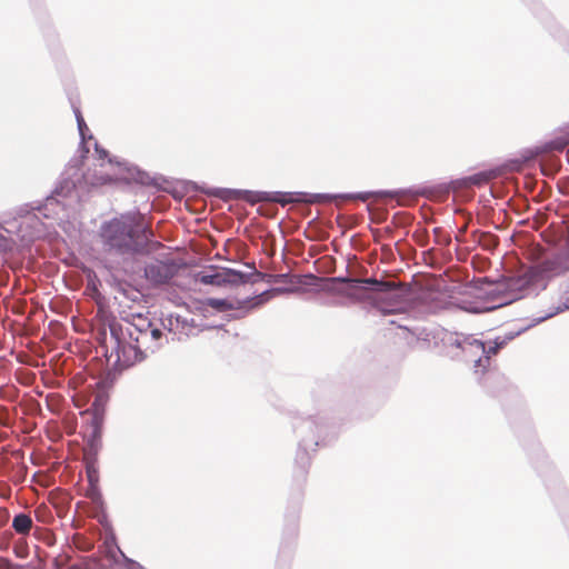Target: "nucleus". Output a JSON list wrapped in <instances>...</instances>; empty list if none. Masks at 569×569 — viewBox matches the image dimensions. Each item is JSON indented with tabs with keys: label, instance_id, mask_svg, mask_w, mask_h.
I'll use <instances>...</instances> for the list:
<instances>
[{
	"label": "nucleus",
	"instance_id": "obj_18",
	"mask_svg": "<svg viewBox=\"0 0 569 569\" xmlns=\"http://www.w3.org/2000/svg\"><path fill=\"white\" fill-rule=\"evenodd\" d=\"M77 120H78L79 130H80L81 134H83V128H86V123H84V120L81 117V114L77 116Z\"/></svg>",
	"mask_w": 569,
	"mask_h": 569
},
{
	"label": "nucleus",
	"instance_id": "obj_3",
	"mask_svg": "<svg viewBox=\"0 0 569 569\" xmlns=\"http://www.w3.org/2000/svg\"><path fill=\"white\" fill-rule=\"evenodd\" d=\"M569 272V257L556 256L545 259L528 270V278L531 281L551 279L566 276Z\"/></svg>",
	"mask_w": 569,
	"mask_h": 569
},
{
	"label": "nucleus",
	"instance_id": "obj_4",
	"mask_svg": "<svg viewBox=\"0 0 569 569\" xmlns=\"http://www.w3.org/2000/svg\"><path fill=\"white\" fill-rule=\"evenodd\" d=\"M346 284L345 292L356 297H362V291L366 289L363 284H371L372 290L377 292H388L396 288L392 281H378L376 279H337Z\"/></svg>",
	"mask_w": 569,
	"mask_h": 569
},
{
	"label": "nucleus",
	"instance_id": "obj_7",
	"mask_svg": "<svg viewBox=\"0 0 569 569\" xmlns=\"http://www.w3.org/2000/svg\"><path fill=\"white\" fill-rule=\"evenodd\" d=\"M451 347H455L461 351V356L465 361L475 362V360L485 352V342L468 337L463 339H456L451 343Z\"/></svg>",
	"mask_w": 569,
	"mask_h": 569
},
{
	"label": "nucleus",
	"instance_id": "obj_2",
	"mask_svg": "<svg viewBox=\"0 0 569 569\" xmlns=\"http://www.w3.org/2000/svg\"><path fill=\"white\" fill-rule=\"evenodd\" d=\"M146 232L143 217L140 213H129L107 223L101 234L110 248L128 252L137 250L140 233Z\"/></svg>",
	"mask_w": 569,
	"mask_h": 569
},
{
	"label": "nucleus",
	"instance_id": "obj_14",
	"mask_svg": "<svg viewBox=\"0 0 569 569\" xmlns=\"http://www.w3.org/2000/svg\"><path fill=\"white\" fill-rule=\"evenodd\" d=\"M479 243L486 250H492L498 246V238L489 232H482L480 234Z\"/></svg>",
	"mask_w": 569,
	"mask_h": 569
},
{
	"label": "nucleus",
	"instance_id": "obj_15",
	"mask_svg": "<svg viewBox=\"0 0 569 569\" xmlns=\"http://www.w3.org/2000/svg\"><path fill=\"white\" fill-rule=\"evenodd\" d=\"M566 276H567L566 282H565V288H566L565 295H566V298H565V301L562 302V306L557 308L558 310L569 309V272Z\"/></svg>",
	"mask_w": 569,
	"mask_h": 569
},
{
	"label": "nucleus",
	"instance_id": "obj_21",
	"mask_svg": "<svg viewBox=\"0 0 569 569\" xmlns=\"http://www.w3.org/2000/svg\"><path fill=\"white\" fill-rule=\"evenodd\" d=\"M446 244H449L450 243V238H447L446 241H445Z\"/></svg>",
	"mask_w": 569,
	"mask_h": 569
},
{
	"label": "nucleus",
	"instance_id": "obj_16",
	"mask_svg": "<svg viewBox=\"0 0 569 569\" xmlns=\"http://www.w3.org/2000/svg\"><path fill=\"white\" fill-rule=\"evenodd\" d=\"M96 154L98 157V159L102 162L107 161L110 162V160L108 159V151L104 150L103 148L99 147L98 143H96ZM101 167L103 166V163L100 164Z\"/></svg>",
	"mask_w": 569,
	"mask_h": 569
},
{
	"label": "nucleus",
	"instance_id": "obj_20",
	"mask_svg": "<svg viewBox=\"0 0 569 569\" xmlns=\"http://www.w3.org/2000/svg\"><path fill=\"white\" fill-rule=\"evenodd\" d=\"M89 479H90V482H92V479H94V476H91L90 472H89Z\"/></svg>",
	"mask_w": 569,
	"mask_h": 569
},
{
	"label": "nucleus",
	"instance_id": "obj_19",
	"mask_svg": "<svg viewBox=\"0 0 569 569\" xmlns=\"http://www.w3.org/2000/svg\"><path fill=\"white\" fill-rule=\"evenodd\" d=\"M89 479H90V482H92V479H94V476H91L90 472H89Z\"/></svg>",
	"mask_w": 569,
	"mask_h": 569
},
{
	"label": "nucleus",
	"instance_id": "obj_5",
	"mask_svg": "<svg viewBox=\"0 0 569 569\" xmlns=\"http://www.w3.org/2000/svg\"><path fill=\"white\" fill-rule=\"evenodd\" d=\"M146 278L154 284H164L176 274V267L171 263L154 261L144 269Z\"/></svg>",
	"mask_w": 569,
	"mask_h": 569
},
{
	"label": "nucleus",
	"instance_id": "obj_13",
	"mask_svg": "<svg viewBox=\"0 0 569 569\" xmlns=\"http://www.w3.org/2000/svg\"><path fill=\"white\" fill-rule=\"evenodd\" d=\"M83 179L84 181L92 186V187H98V186H103L106 184L107 182L110 181V178L108 174H99V176H96L93 173L90 172V170H88L84 174H83Z\"/></svg>",
	"mask_w": 569,
	"mask_h": 569
},
{
	"label": "nucleus",
	"instance_id": "obj_8",
	"mask_svg": "<svg viewBox=\"0 0 569 569\" xmlns=\"http://www.w3.org/2000/svg\"><path fill=\"white\" fill-rule=\"evenodd\" d=\"M254 276L262 277V273L258 272V271H254L252 273H243V272L234 270V269L222 268L223 286L243 284V283L252 281L251 277H254Z\"/></svg>",
	"mask_w": 569,
	"mask_h": 569
},
{
	"label": "nucleus",
	"instance_id": "obj_17",
	"mask_svg": "<svg viewBox=\"0 0 569 569\" xmlns=\"http://www.w3.org/2000/svg\"><path fill=\"white\" fill-rule=\"evenodd\" d=\"M274 201L281 203V204H286V203H289V202H292L293 199L287 194H283L281 197H277V198H273Z\"/></svg>",
	"mask_w": 569,
	"mask_h": 569
},
{
	"label": "nucleus",
	"instance_id": "obj_9",
	"mask_svg": "<svg viewBox=\"0 0 569 569\" xmlns=\"http://www.w3.org/2000/svg\"><path fill=\"white\" fill-rule=\"evenodd\" d=\"M196 279L203 284L223 286L222 269L218 270V267L214 266H210L207 270L198 272Z\"/></svg>",
	"mask_w": 569,
	"mask_h": 569
},
{
	"label": "nucleus",
	"instance_id": "obj_12",
	"mask_svg": "<svg viewBox=\"0 0 569 569\" xmlns=\"http://www.w3.org/2000/svg\"><path fill=\"white\" fill-rule=\"evenodd\" d=\"M34 517L39 522L44 525H49L53 520L51 510L44 503H41L38 507H36Z\"/></svg>",
	"mask_w": 569,
	"mask_h": 569
},
{
	"label": "nucleus",
	"instance_id": "obj_10",
	"mask_svg": "<svg viewBox=\"0 0 569 569\" xmlns=\"http://www.w3.org/2000/svg\"><path fill=\"white\" fill-rule=\"evenodd\" d=\"M12 529L20 536H28L33 527V520L28 513H18L12 519Z\"/></svg>",
	"mask_w": 569,
	"mask_h": 569
},
{
	"label": "nucleus",
	"instance_id": "obj_11",
	"mask_svg": "<svg viewBox=\"0 0 569 569\" xmlns=\"http://www.w3.org/2000/svg\"><path fill=\"white\" fill-rule=\"evenodd\" d=\"M204 303L217 311H229L234 309L233 303L227 299L208 298Z\"/></svg>",
	"mask_w": 569,
	"mask_h": 569
},
{
	"label": "nucleus",
	"instance_id": "obj_1",
	"mask_svg": "<svg viewBox=\"0 0 569 569\" xmlns=\"http://www.w3.org/2000/svg\"><path fill=\"white\" fill-rule=\"evenodd\" d=\"M141 323L112 321L109 325L110 340L107 348L110 347V358L116 357V365L119 368H128L147 357V352H153L158 347V341L162 337V331L158 328H151V323L139 317Z\"/></svg>",
	"mask_w": 569,
	"mask_h": 569
},
{
	"label": "nucleus",
	"instance_id": "obj_6",
	"mask_svg": "<svg viewBox=\"0 0 569 569\" xmlns=\"http://www.w3.org/2000/svg\"><path fill=\"white\" fill-rule=\"evenodd\" d=\"M512 339L506 337H497L492 343L488 346L485 345V352L475 360V372L476 373H485L490 367V360L492 356H496L500 349H502L508 340Z\"/></svg>",
	"mask_w": 569,
	"mask_h": 569
}]
</instances>
